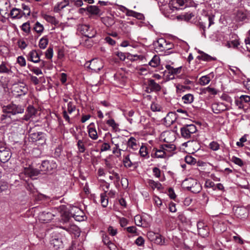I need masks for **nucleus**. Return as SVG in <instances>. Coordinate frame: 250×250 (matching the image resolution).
Returning <instances> with one entry per match:
<instances>
[{
  "label": "nucleus",
  "mask_w": 250,
  "mask_h": 250,
  "mask_svg": "<svg viewBox=\"0 0 250 250\" xmlns=\"http://www.w3.org/2000/svg\"><path fill=\"white\" fill-rule=\"evenodd\" d=\"M24 112V108L19 105L11 104L2 107L3 114L1 115L0 120L1 122L5 124H9L12 121V115Z\"/></svg>",
  "instance_id": "1"
},
{
  "label": "nucleus",
  "mask_w": 250,
  "mask_h": 250,
  "mask_svg": "<svg viewBox=\"0 0 250 250\" xmlns=\"http://www.w3.org/2000/svg\"><path fill=\"white\" fill-rule=\"evenodd\" d=\"M21 167L23 168V171L20 174V177L24 174L28 177L34 179L35 177L42 174L41 169L34 168L29 161L27 162L26 160L22 161Z\"/></svg>",
  "instance_id": "2"
},
{
  "label": "nucleus",
  "mask_w": 250,
  "mask_h": 250,
  "mask_svg": "<svg viewBox=\"0 0 250 250\" xmlns=\"http://www.w3.org/2000/svg\"><path fill=\"white\" fill-rule=\"evenodd\" d=\"M153 45L157 52L164 53L166 51L172 49L174 47V44L172 42L167 41L163 38H159L154 42Z\"/></svg>",
  "instance_id": "3"
},
{
  "label": "nucleus",
  "mask_w": 250,
  "mask_h": 250,
  "mask_svg": "<svg viewBox=\"0 0 250 250\" xmlns=\"http://www.w3.org/2000/svg\"><path fill=\"white\" fill-rule=\"evenodd\" d=\"M58 165L54 160H44L42 162L40 168L42 173H53L57 169Z\"/></svg>",
  "instance_id": "4"
},
{
  "label": "nucleus",
  "mask_w": 250,
  "mask_h": 250,
  "mask_svg": "<svg viewBox=\"0 0 250 250\" xmlns=\"http://www.w3.org/2000/svg\"><path fill=\"white\" fill-rule=\"evenodd\" d=\"M12 156V152L6 144L0 140V162L5 163L8 162Z\"/></svg>",
  "instance_id": "5"
},
{
  "label": "nucleus",
  "mask_w": 250,
  "mask_h": 250,
  "mask_svg": "<svg viewBox=\"0 0 250 250\" xmlns=\"http://www.w3.org/2000/svg\"><path fill=\"white\" fill-rule=\"evenodd\" d=\"M197 131V127L194 124L184 125L180 128L181 136L185 139H191L192 135Z\"/></svg>",
  "instance_id": "6"
},
{
  "label": "nucleus",
  "mask_w": 250,
  "mask_h": 250,
  "mask_svg": "<svg viewBox=\"0 0 250 250\" xmlns=\"http://www.w3.org/2000/svg\"><path fill=\"white\" fill-rule=\"evenodd\" d=\"M65 239L64 235L56 231H54L52 234L50 240V244L55 250H58L63 248V241Z\"/></svg>",
  "instance_id": "7"
},
{
  "label": "nucleus",
  "mask_w": 250,
  "mask_h": 250,
  "mask_svg": "<svg viewBox=\"0 0 250 250\" xmlns=\"http://www.w3.org/2000/svg\"><path fill=\"white\" fill-rule=\"evenodd\" d=\"M46 136V134L42 132H33L32 130L29 132V141L33 143L38 142L41 145L45 144Z\"/></svg>",
  "instance_id": "8"
},
{
  "label": "nucleus",
  "mask_w": 250,
  "mask_h": 250,
  "mask_svg": "<svg viewBox=\"0 0 250 250\" xmlns=\"http://www.w3.org/2000/svg\"><path fill=\"white\" fill-rule=\"evenodd\" d=\"M184 184L190 185L187 186L186 188L194 193H199L201 189V186L199 183H198L196 180L193 179H186L184 182Z\"/></svg>",
  "instance_id": "9"
},
{
  "label": "nucleus",
  "mask_w": 250,
  "mask_h": 250,
  "mask_svg": "<svg viewBox=\"0 0 250 250\" xmlns=\"http://www.w3.org/2000/svg\"><path fill=\"white\" fill-rule=\"evenodd\" d=\"M79 30L80 33L87 38H94L96 34V30L89 25L83 24L80 26Z\"/></svg>",
  "instance_id": "10"
},
{
  "label": "nucleus",
  "mask_w": 250,
  "mask_h": 250,
  "mask_svg": "<svg viewBox=\"0 0 250 250\" xmlns=\"http://www.w3.org/2000/svg\"><path fill=\"white\" fill-rule=\"evenodd\" d=\"M198 234L203 238L207 237L209 234L208 225L203 221H199L197 224Z\"/></svg>",
  "instance_id": "11"
},
{
  "label": "nucleus",
  "mask_w": 250,
  "mask_h": 250,
  "mask_svg": "<svg viewBox=\"0 0 250 250\" xmlns=\"http://www.w3.org/2000/svg\"><path fill=\"white\" fill-rule=\"evenodd\" d=\"M151 157L154 158H166L167 157L162 145L158 147H154L151 151Z\"/></svg>",
  "instance_id": "12"
},
{
  "label": "nucleus",
  "mask_w": 250,
  "mask_h": 250,
  "mask_svg": "<svg viewBox=\"0 0 250 250\" xmlns=\"http://www.w3.org/2000/svg\"><path fill=\"white\" fill-rule=\"evenodd\" d=\"M147 85L146 91L148 93L152 92H158L161 89V85L153 79H150L147 80Z\"/></svg>",
  "instance_id": "13"
},
{
  "label": "nucleus",
  "mask_w": 250,
  "mask_h": 250,
  "mask_svg": "<svg viewBox=\"0 0 250 250\" xmlns=\"http://www.w3.org/2000/svg\"><path fill=\"white\" fill-rule=\"evenodd\" d=\"M250 102V96L242 95L235 100L236 105L239 109H245V104H248Z\"/></svg>",
  "instance_id": "14"
},
{
  "label": "nucleus",
  "mask_w": 250,
  "mask_h": 250,
  "mask_svg": "<svg viewBox=\"0 0 250 250\" xmlns=\"http://www.w3.org/2000/svg\"><path fill=\"white\" fill-rule=\"evenodd\" d=\"M166 72H167L169 75V79H174V76L175 75L179 74L181 73L182 70V66L178 67L177 68H174L170 65L167 64L166 65Z\"/></svg>",
  "instance_id": "15"
},
{
  "label": "nucleus",
  "mask_w": 250,
  "mask_h": 250,
  "mask_svg": "<svg viewBox=\"0 0 250 250\" xmlns=\"http://www.w3.org/2000/svg\"><path fill=\"white\" fill-rule=\"evenodd\" d=\"M54 215L49 211H43L40 212L39 214L40 220L44 223H48L53 219Z\"/></svg>",
  "instance_id": "16"
},
{
  "label": "nucleus",
  "mask_w": 250,
  "mask_h": 250,
  "mask_svg": "<svg viewBox=\"0 0 250 250\" xmlns=\"http://www.w3.org/2000/svg\"><path fill=\"white\" fill-rule=\"evenodd\" d=\"M103 66L100 61L97 59H93L90 62L88 67L94 72H98L103 68Z\"/></svg>",
  "instance_id": "17"
},
{
  "label": "nucleus",
  "mask_w": 250,
  "mask_h": 250,
  "mask_svg": "<svg viewBox=\"0 0 250 250\" xmlns=\"http://www.w3.org/2000/svg\"><path fill=\"white\" fill-rule=\"evenodd\" d=\"M85 9L91 16L100 17L102 15L101 10L96 5H87Z\"/></svg>",
  "instance_id": "18"
},
{
  "label": "nucleus",
  "mask_w": 250,
  "mask_h": 250,
  "mask_svg": "<svg viewBox=\"0 0 250 250\" xmlns=\"http://www.w3.org/2000/svg\"><path fill=\"white\" fill-rule=\"evenodd\" d=\"M40 53H41L40 50L38 51L36 50H32L28 54V60L35 63L40 62Z\"/></svg>",
  "instance_id": "19"
},
{
  "label": "nucleus",
  "mask_w": 250,
  "mask_h": 250,
  "mask_svg": "<svg viewBox=\"0 0 250 250\" xmlns=\"http://www.w3.org/2000/svg\"><path fill=\"white\" fill-rule=\"evenodd\" d=\"M212 111L215 114H218L227 109L226 106L222 103H215L212 104Z\"/></svg>",
  "instance_id": "20"
},
{
  "label": "nucleus",
  "mask_w": 250,
  "mask_h": 250,
  "mask_svg": "<svg viewBox=\"0 0 250 250\" xmlns=\"http://www.w3.org/2000/svg\"><path fill=\"white\" fill-rule=\"evenodd\" d=\"M87 129L89 137L93 140H97L98 136L95 128V124L94 123H90L88 126Z\"/></svg>",
  "instance_id": "21"
},
{
  "label": "nucleus",
  "mask_w": 250,
  "mask_h": 250,
  "mask_svg": "<svg viewBox=\"0 0 250 250\" xmlns=\"http://www.w3.org/2000/svg\"><path fill=\"white\" fill-rule=\"evenodd\" d=\"M248 19L247 12L246 11L238 10L235 16L236 21H244Z\"/></svg>",
  "instance_id": "22"
},
{
  "label": "nucleus",
  "mask_w": 250,
  "mask_h": 250,
  "mask_svg": "<svg viewBox=\"0 0 250 250\" xmlns=\"http://www.w3.org/2000/svg\"><path fill=\"white\" fill-rule=\"evenodd\" d=\"M198 53L200 54V56L197 57V59L199 60H202L207 62L216 60V58L215 57H211L208 54L204 53L203 51L199 50Z\"/></svg>",
  "instance_id": "23"
},
{
  "label": "nucleus",
  "mask_w": 250,
  "mask_h": 250,
  "mask_svg": "<svg viewBox=\"0 0 250 250\" xmlns=\"http://www.w3.org/2000/svg\"><path fill=\"white\" fill-rule=\"evenodd\" d=\"M9 15L11 18L15 19H20L22 17L21 9L16 8H13L11 10Z\"/></svg>",
  "instance_id": "24"
},
{
  "label": "nucleus",
  "mask_w": 250,
  "mask_h": 250,
  "mask_svg": "<svg viewBox=\"0 0 250 250\" xmlns=\"http://www.w3.org/2000/svg\"><path fill=\"white\" fill-rule=\"evenodd\" d=\"M162 146L164 148L167 157L170 156L171 152L176 149V146L174 144H162Z\"/></svg>",
  "instance_id": "25"
},
{
  "label": "nucleus",
  "mask_w": 250,
  "mask_h": 250,
  "mask_svg": "<svg viewBox=\"0 0 250 250\" xmlns=\"http://www.w3.org/2000/svg\"><path fill=\"white\" fill-rule=\"evenodd\" d=\"M101 21L106 26L108 27L112 26L115 22L112 16L102 18Z\"/></svg>",
  "instance_id": "26"
},
{
  "label": "nucleus",
  "mask_w": 250,
  "mask_h": 250,
  "mask_svg": "<svg viewBox=\"0 0 250 250\" xmlns=\"http://www.w3.org/2000/svg\"><path fill=\"white\" fill-rule=\"evenodd\" d=\"M4 192L5 194H9L10 192L9 185L7 182L0 181V193Z\"/></svg>",
  "instance_id": "27"
},
{
  "label": "nucleus",
  "mask_w": 250,
  "mask_h": 250,
  "mask_svg": "<svg viewBox=\"0 0 250 250\" xmlns=\"http://www.w3.org/2000/svg\"><path fill=\"white\" fill-rule=\"evenodd\" d=\"M175 114L173 112H169L167 116L164 118L165 122L168 125H170L171 124H172L175 119Z\"/></svg>",
  "instance_id": "28"
},
{
  "label": "nucleus",
  "mask_w": 250,
  "mask_h": 250,
  "mask_svg": "<svg viewBox=\"0 0 250 250\" xmlns=\"http://www.w3.org/2000/svg\"><path fill=\"white\" fill-rule=\"evenodd\" d=\"M108 172L110 174L112 175V176H109V178L111 180L114 179L115 180L114 181L115 185L119 184L120 181V177L119 174L117 172L114 171L113 170L110 169Z\"/></svg>",
  "instance_id": "29"
},
{
  "label": "nucleus",
  "mask_w": 250,
  "mask_h": 250,
  "mask_svg": "<svg viewBox=\"0 0 250 250\" xmlns=\"http://www.w3.org/2000/svg\"><path fill=\"white\" fill-rule=\"evenodd\" d=\"M106 123L109 126H111L112 127L113 131L116 132L119 130L118 127L119 125L115 122V120L113 119H110L107 120Z\"/></svg>",
  "instance_id": "30"
},
{
  "label": "nucleus",
  "mask_w": 250,
  "mask_h": 250,
  "mask_svg": "<svg viewBox=\"0 0 250 250\" xmlns=\"http://www.w3.org/2000/svg\"><path fill=\"white\" fill-rule=\"evenodd\" d=\"M67 231L69 233L74 234L75 235L79 236L80 233V229L76 225H71L66 229Z\"/></svg>",
  "instance_id": "31"
},
{
  "label": "nucleus",
  "mask_w": 250,
  "mask_h": 250,
  "mask_svg": "<svg viewBox=\"0 0 250 250\" xmlns=\"http://www.w3.org/2000/svg\"><path fill=\"white\" fill-rule=\"evenodd\" d=\"M136 140L135 138L131 137L125 144H127V146L131 148L133 150L137 149V144L136 143Z\"/></svg>",
  "instance_id": "32"
},
{
  "label": "nucleus",
  "mask_w": 250,
  "mask_h": 250,
  "mask_svg": "<svg viewBox=\"0 0 250 250\" xmlns=\"http://www.w3.org/2000/svg\"><path fill=\"white\" fill-rule=\"evenodd\" d=\"M193 95L190 93L186 94L182 97V101L186 104H191L193 102Z\"/></svg>",
  "instance_id": "33"
},
{
  "label": "nucleus",
  "mask_w": 250,
  "mask_h": 250,
  "mask_svg": "<svg viewBox=\"0 0 250 250\" xmlns=\"http://www.w3.org/2000/svg\"><path fill=\"white\" fill-rule=\"evenodd\" d=\"M76 139L78 140L77 146L78 147V150L80 153H83L85 151V147L84 145V143H85V141L83 140H78L77 137H76Z\"/></svg>",
  "instance_id": "34"
},
{
  "label": "nucleus",
  "mask_w": 250,
  "mask_h": 250,
  "mask_svg": "<svg viewBox=\"0 0 250 250\" xmlns=\"http://www.w3.org/2000/svg\"><path fill=\"white\" fill-rule=\"evenodd\" d=\"M21 15L23 17H26L30 15V8L25 4H21Z\"/></svg>",
  "instance_id": "35"
},
{
  "label": "nucleus",
  "mask_w": 250,
  "mask_h": 250,
  "mask_svg": "<svg viewBox=\"0 0 250 250\" xmlns=\"http://www.w3.org/2000/svg\"><path fill=\"white\" fill-rule=\"evenodd\" d=\"M43 18L47 22L52 24L57 25L59 24V21L53 16L45 15Z\"/></svg>",
  "instance_id": "36"
},
{
  "label": "nucleus",
  "mask_w": 250,
  "mask_h": 250,
  "mask_svg": "<svg viewBox=\"0 0 250 250\" xmlns=\"http://www.w3.org/2000/svg\"><path fill=\"white\" fill-rule=\"evenodd\" d=\"M160 60L159 57L157 55H154L151 60L149 62V65L153 67H156L159 65Z\"/></svg>",
  "instance_id": "37"
},
{
  "label": "nucleus",
  "mask_w": 250,
  "mask_h": 250,
  "mask_svg": "<svg viewBox=\"0 0 250 250\" xmlns=\"http://www.w3.org/2000/svg\"><path fill=\"white\" fill-rule=\"evenodd\" d=\"M197 27L201 31L202 35L206 38V23L203 21H199L196 23Z\"/></svg>",
  "instance_id": "38"
},
{
  "label": "nucleus",
  "mask_w": 250,
  "mask_h": 250,
  "mask_svg": "<svg viewBox=\"0 0 250 250\" xmlns=\"http://www.w3.org/2000/svg\"><path fill=\"white\" fill-rule=\"evenodd\" d=\"M48 43V39L46 36L41 38L39 41V46L41 49H45Z\"/></svg>",
  "instance_id": "39"
},
{
  "label": "nucleus",
  "mask_w": 250,
  "mask_h": 250,
  "mask_svg": "<svg viewBox=\"0 0 250 250\" xmlns=\"http://www.w3.org/2000/svg\"><path fill=\"white\" fill-rule=\"evenodd\" d=\"M73 214L83 215L84 213L80 208L74 207L70 210L69 215L67 216H73Z\"/></svg>",
  "instance_id": "40"
},
{
  "label": "nucleus",
  "mask_w": 250,
  "mask_h": 250,
  "mask_svg": "<svg viewBox=\"0 0 250 250\" xmlns=\"http://www.w3.org/2000/svg\"><path fill=\"white\" fill-rule=\"evenodd\" d=\"M100 197L102 206L104 208L106 207L108 203V199L105 192L101 193Z\"/></svg>",
  "instance_id": "41"
},
{
  "label": "nucleus",
  "mask_w": 250,
  "mask_h": 250,
  "mask_svg": "<svg viewBox=\"0 0 250 250\" xmlns=\"http://www.w3.org/2000/svg\"><path fill=\"white\" fill-rule=\"evenodd\" d=\"M148 183L153 189L155 188H157L158 189H160L161 188L162 185L158 182H155L153 180H149Z\"/></svg>",
  "instance_id": "42"
},
{
  "label": "nucleus",
  "mask_w": 250,
  "mask_h": 250,
  "mask_svg": "<svg viewBox=\"0 0 250 250\" xmlns=\"http://www.w3.org/2000/svg\"><path fill=\"white\" fill-rule=\"evenodd\" d=\"M70 217H73L76 221L80 222L84 220L85 216L84 215V214L83 215H77L76 214H73V216H66L65 220L68 221Z\"/></svg>",
  "instance_id": "43"
},
{
  "label": "nucleus",
  "mask_w": 250,
  "mask_h": 250,
  "mask_svg": "<svg viewBox=\"0 0 250 250\" xmlns=\"http://www.w3.org/2000/svg\"><path fill=\"white\" fill-rule=\"evenodd\" d=\"M176 88L177 93H178L184 92L186 90H189L190 89V87L189 86L184 85L180 84H177Z\"/></svg>",
  "instance_id": "44"
},
{
  "label": "nucleus",
  "mask_w": 250,
  "mask_h": 250,
  "mask_svg": "<svg viewBox=\"0 0 250 250\" xmlns=\"http://www.w3.org/2000/svg\"><path fill=\"white\" fill-rule=\"evenodd\" d=\"M34 29L37 33L41 34L43 31L44 27L39 21H37L35 24Z\"/></svg>",
  "instance_id": "45"
},
{
  "label": "nucleus",
  "mask_w": 250,
  "mask_h": 250,
  "mask_svg": "<svg viewBox=\"0 0 250 250\" xmlns=\"http://www.w3.org/2000/svg\"><path fill=\"white\" fill-rule=\"evenodd\" d=\"M10 69L6 66V63L4 62H2L0 64V73H9Z\"/></svg>",
  "instance_id": "46"
},
{
  "label": "nucleus",
  "mask_w": 250,
  "mask_h": 250,
  "mask_svg": "<svg viewBox=\"0 0 250 250\" xmlns=\"http://www.w3.org/2000/svg\"><path fill=\"white\" fill-rule=\"evenodd\" d=\"M124 165L126 167H130L132 166V163L130 160L129 155L125 156L123 159Z\"/></svg>",
  "instance_id": "47"
},
{
  "label": "nucleus",
  "mask_w": 250,
  "mask_h": 250,
  "mask_svg": "<svg viewBox=\"0 0 250 250\" xmlns=\"http://www.w3.org/2000/svg\"><path fill=\"white\" fill-rule=\"evenodd\" d=\"M35 199L37 201H47L49 198L45 195L39 193L35 196Z\"/></svg>",
  "instance_id": "48"
},
{
  "label": "nucleus",
  "mask_w": 250,
  "mask_h": 250,
  "mask_svg": "<svg viewBox=\"0 0 250 250\" xmlns=\"http://www.w3.org/2000/svg\"><path fill=\"white\" fill-rule=\"evenodd\" d=\"M209 146V148L213 151H217L220 149L219 144L215 141H212L210 143Z\"/></svg>",
  "instance_id": "49"
},
{
  "label": "nucleus",
  "mask_w": 250,
  "mask_h": 250,
  "mask_svg": "<svg viewBox=\"0 0 250 250\" xmlns=\"http://www.w3.org/2000/svg\"><path fill=\"white\" fill-rule=\"evenodd\" d=\"M200 83L201 85L208 84L210 81V78L208 76H204L200 78Z\"/></svg>",
  "instance_id": "50"
},
{
  "label": "nucleus",
  "mask_w": 250,
  "mask_h": 250,
  "mask_svg": "<svg viewBox=\"0 0 250 250\" xmlns=\"http://www.w3.org/2000/svg\"><path fill=\"white\" fill-rule=\"evenodd\" d=\"M185 162L190 165H194L196 163V159L190 155L186 156L185 158Z\"/></svg>",
  "instance_id": "51"
},
{
  "label": "nucleus",
  "mask_w": 250,
  "mask_h": 250,
  "mask_svg": "<svg viewBox=\"0 0 250 250\" xmlns=\"http://www.w3.org/2000/svg\"><path fill=\"white\" fill-rule=\"evenodd\" d=\"M147 236L151 241H154L156 237L159 236V233H156L153 231H148L147 233Z\"/></svg>",
  "instance_id": "52"
},
{
  "label": "nucleus",
  "mask_w": 250,
  "mask_h": 250,
  "mask_svg": "<svg viewBox=\"0 0 250 250\" xmlns=\"http://www.w3.org/2000/svg\"><path fill=\"white\" fill-rule=\"evenodd\" d=\"M76 106L72 102H69L67 104V111L69 114H71L76 110Z\"/></svg>",
  "instance_id": "53"
},
{
  "label": "nucleus",
  "mask_w": 250,
  "mask_h": 250,
  "mask_svg": "<svg viewBox=\"0 0 250 250\" xmlns=\"http://www.w3.org/2000/svg\"><path fill=\"white\" fill-rule=\"evenodd\" d=\"M125 229L128 232L130 233L134 234L135 235H139V233H138L137 232V228L135 226L128 227L125 228Z\"/></svg>",
  "instance_id": "54"
},
{
  "label": "nucleus",
  "mask_w": 250,
  "mask_h": 250,
  "mask_svg": "<svg viewBox=\"0 0 250 250\" xmlns=\"http://www.w3.org/2000/svg\"><path fill=\"white\" fill-rule=\"evenodd\" d=\"M21 29L26 33H29L30 32V24L28 22L24 23L21 26Z\"/></svg>",
  "instance_id": "55"
},
{
  "label": "nucleus",
  "mask_w": 250,
  "mask_h": 250,
  "mask_svg": "<svg viewBox=\"0 0 250 250\" xmlns=\"http://www.w3.org/2000/svg\"><path fill=\"white\" fill-rule=\"evenodd\" d=\"M151 110L152 111H160L161 109V106L158 104L153 103L151 104L150 106Z\"/></svg>",
  "instance_id": "56"
},
{
  "label": "nucleus",
  "mask_w": 250,
  "mask_h": 250,
  "mask_svg": "<svg viewBox=\"0 0 250 250\" xmlns=\"http://www.w3.org/2000/svg\"><path fill=\"white\" fill-rule=\"evenodd\" d=\"M139 153L142 157H145L147 155L148 151L147 148L145 146H142L139 150Z\"/></svg>",
  "instance_id": "57"
},
{
  "label": "nucleus",
  "mask_w": 250,
  "mask_h": 250,
  "mask_svg": "<svg viewBox=\"0 0 250 250\" xmlns=\"http://www.w3.org/2000/svg\"><path fill=\"white\" fill-rule=\"evenodd\" d=\"M17 62L19 64V65L21 67H23L26 65V61L24 58L21 56H19L17 58Z\"/></svg>",
  "instance_id": "58"
},
{
  "label": "nucleus",
  "mask_w": 250,
  "mask_h": 250,
  "mask_svg": "<svg viewBox=\"0 0 250 250\" xmlns=\"http://www.w3.org/2000/svg\"><path fill=\"white\" fill-rule=\"evenodd\" d=\"M53 56V50L52 47H49L45 52V57L48 59H51Z\"/></svg>",
  "instance_id": "59"
},
{
  "label": "nucleus",
  "mask_w": 250,
  "mask_h": 250,
  "mask_svg": "<svg viewBox=\"0 0 250 250\" xmlns=\"http://www.w3.org/2000/svg\"><path fill=\"white\" fill-rule=\"evenodd\" d=\"M227 44L229 47H232L234 48H236L239 45L240 43L237 40H233L230 42H228Z\"/></svg>",
  "instance_id": "60"
},
{
  "label": "nucleus",
  "mask_w": 250,
  "mask_h": 250,
  "mask_svg": "<svg viewBox=\"0 0 250 250\" xmlns=\"http://www.w3.org/2000/svg\"><path fill=\"white\" fill-rule=\"evenodd\" d=\"M232 162L239 166H242L244 165L243 161L239 158L236 157H232Z\"/></svg>",
  "instance_id": "61"
},
{
  "label": "nucleus",
  "mask_w": 250,
  "mask_h": 250,
  "mask_svg": "<svg viewBox=\"0 0 250 250\" xmlns=\"http://www.w3.org/2000/svg\"><path fill=\"white\" fill-rule=\"evenodd\" d=\"M205 186L207 188H212V189L214 190L215 184L211 180L208 179L206 181Z\"/></svg>",
  "instance_id": "62"
},
{
  "label": "nucleus",
  "mask_w": 250,
  "mask_h": 250,
  "mask_svg": "<svg viewBox=\"0 0 250 250\" xmlns=\"http://www.w3.org/2000/svg\"><path fill=\"white\" fill-rule=\"evenodd\" d=\"M153 175L157 178H160L161 176V170L157 167H154L152 169Z\"/></svg>",
  "instance_id": "63"
},
{
  "label": "nucleus",
  "mask_w": 250,
  "mask_h": 250,
  "mask_svg": "<svg viewBox=\"0 0 250 250\" xmlns=\"http://www.w3.org/2000/svg\"><path fill=\"white\" fill-rule=\"evenodd\" d=\"M110 149V146L107 143H104L102 144L101 147V151H105L107 150H109Z\"/></svg>",
  "instance_id": "64"
}]
</instances>
